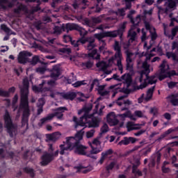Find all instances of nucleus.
I'll return each instance as SVG.
<instances>
[{
    "mask_svg": "<svg viewBox=\"0 0 178 178\" xmlns=\"http://www.w3.org/2000/svg\"><path fill=\"white\" fill-rule=\"evenodd\" d=\"M156 51H161V49L153 48L150 53L148 52L143 53V56H145V61L143 63V67L145 69V73H149V65H148V60H151V58L155 56V54H152V52H156Z\"/></svg>",
    "mask_w": 178,
    "mask_h": 178,
    "instance_id": "obj_12",
    "label": "nucleus"
},
{
    "mask_svg": "<svg viewBox=\"0 0 178 178\" xmlns=\"http://www.w3.org/2000/svg\"><path fill=\"white\" fill-rule=\"evenodd\" d=\"M145 26L147 30H149L152 40H156V38L158 35H156V32H155V28H154L152 26L149 24V22H145Z\"/></svg>",
    "mask_w": 178,
    "mask_h": 178,
    "instance_id": "obj_22",
    "label": "nucleus"
},
{
    "mask_svg": "<svg viewBox=\"0 0 178 178\" xmlns=\"http://www.w3.org/2000/svg\"><path fill=\"white\" fill-rule=\"evenodd\" d=\"M90 144H92V145H95L96 147H98L99 145H101L102 143V137L100 136H97V138H94L92 140V142H90Z\"/></svg>",
    "mask_w": 178,
    "mask_h": 178,
    "instance_id": "obj_36",
    "label": "nucleus"
},
{
    "mask_svg": "<svg viewBox=\"0 0 178 178\" xmlns=\"http://www.w3.org/2000/svg\"><path fill=\"white\" fill-rule=\"evenodd\" d=\"M131 22L134 26H137L141 22V17L138 15L135 19H131Z\"/></svg>",
    "mask_w": 178,
    "mask_h": 178,
    "instance_id": "obj_49",
    "label": "nucleus"
},
{
    "mask_svg": "<svg viewBox=\"0 0 178 178\" xmlns=\"http://www.w3.org/2000/svg\"><path fill=\"white\" fill-rule=\"evenodd\" d=\"M30 56H31V53L26 51H21L18 55L19 63H27V62H30L29 59Z\"/></svg>",
    "mask_w": 178,
    "mask_h": 178,
    "instance_id": "obj_15",
    "label": "nucleus"
},
{
    "mask_svg": "<svg viewBox=\"0 0 178 178\" xmlns=\"http://www.w3.org/2000/svg\"><path fill=\"white\" fill-rule=\"evenodd\" d=\"M1 91L2 92L7 93V95H0L1 97H9V95H10V94H13V92H15V91H16V88L13 86L8 89V91H5V90H3L2 89H1Z\"/></svg>",
    "mask_w": 178,
    "mask_h": 178,
    "instance_id": "obj_39",
    "label": "nucleus"
},
{
    "mask_svg": "<svg viewBox=\"0 0 178 178\" xmlns=\"http://www.w3.org/2000/svg\"><path fill=\"white\" fill-rule=\"evenodd\" d=\"M106 121L110 126H116L119 123V120L116 118L115 112H111L107 115Z\"/></svg>",
    "mask_w": 178,
    "mask_h": 178,
    "instance_id": "obj_16",
    "label": "nucleus"
},
{
    "mask_svg": "<svg viewBox=\"0 0 178 178\" xmlns=\"http://www.w3.org/2000/svg\"><path fill=\"white\" fill-rule=\"evenodd\" d=\"M113 49L115 51V54L113 57H111L108 62L109 63H115V60L117 61V66L120 72L123 73V65H122V60L123 59V54H122V46L118 41H115L113 45Z\"/></svg>",
    "mask_w": 178,
    "mask_h": 178,
    "instance_id": "obj_5",
    "label": "nucleus"
},
{
    "mask_svg": "<svg viewBox=\"0 0 178 178\" xmlns=\"http://www.w3.org/2000/svg\"><path fill=\"white\" fill-rule=\"evenodd\" d=\"M62 134L60 132H55L51 134H47L46 138L48 141H56L58 138H60Z\"/></svg>",
    "mask_w": 178,
    "mask_h": 178,
    "instance_id": "obj_27",
    "label": "nucleus"
},
{
    "mask_svg": "<svg viewBox=\"0 0 178 178\" xmlns=\"http://www.w3.org/2000/svg\"><path fill=\"white\" fill-rule=\"evenodd\" d=\"M90 147L92 148V149L90 150V153H88L87 156H89V158H93L95 159V156H92V155H96L97 154H99V152H101L102 151V147H94V145H92V144H91L90 142L88 143Z\"/></svg>",
    "mask_w": 178,
    "mask_h": 178,
    "instance_id": "obj_19",
    "label": "nucleus"
},
{
    "mask_svg": "<svg viewBox=\"0 0 178 178\" xmlns=\"http://www.w3.org/2000/svg\"><path fill=\"white\" fill-rule=\"evenodd\" d=\"M77 96L76 92H54L50 95L51 98H60L63 99H70V101H73V99Z\"/></svg>",
    "mask_w": 178,
    "mask_h": 178,
    "instance_id": "obj_11",
    "label": "nucleus"
},
{
    "mask_svg": "<svg viewBox=\"0 0 178 178\" xmlns=\"http://www.w3.org/2000/svg\"><path fill=\"white\" fill-rule=\"evenodd\" d=\"M88 56L90 58H92V59L98 60L101 58V56L97 53V49H93L91 53L88 54Z\"/></svg>",
    "mask_w": 178,
    "mask_h": 178,
    "instance_id": "obj_40",
    "label": "nucleus"
},
{
    "mask_svg": "<svg viewBox=\"0 0 178 178\" xmlns=\"http://www.w3.org/2000/svg\"><path fill=\"white\" fill-rule=\"evenodd\" d=\"M178 3V0H172V1H170L168 3V6L165 8V10L161 8V7H159V15H161V13H163V12H165V13H168V10H169V9H174L176 8V5H177Z\"/></svg>",
    "mask_w": 178,
    "mask_h": 178,
    "instance_id": "obj_17",
    "label": "nucleus"
},
{
    "mask_svg": "<svg viewBox=\"0 0 178 178\" xmlns=\"http://www.w3.org/2000/svg\"><path fill=\"white\" fill-rule=\"evenodd\" d=\"M90 38H82L80 40H75V42H72V45L74 47L75 51H79V45L80 44H86L87 42H89Z\"/></svg>",
    "mask_w": 178,
    "mask_h": 178,
    "instance_id": "obj_18",
    "label": "nucleus"
},
{
    "mask_svg": "<svg viewBox=\"0 0 178 178\" xmlns=\"http://www.w3.org/2000/svg\"><path fill=\"white\" fill-rule=\"evenodd\" d=\"M75 169H76L77 173H87L92 170V167L90 165H79L78 167H75Z\"/></svg>",
    "mask_w": 178,
    "mask_h": 178,
    "instance_id": "obj_23",
    "label": "nucleus"
},
{
    "mask_svg": "<svg viewBox=\"0 0 178 178\" xmlns=\"http://www.w3.org/2000/svg\"><path fill=\"white\" fill-rule=\"evenodd\" d=\"M19 99V96L17 95H15L13 99V108H14V111H16L17 107L15 108V105H16V103L17 102V100Z\"/></svg>",
    "mask_w": 178,
    "mask_h": 178,
    "instance_id": "obj_59",
    "label": "nucleus"
},
{
    "mask_svg": "<svg viewBox=\"0 0 178 178\" xmlns=\"http://www.w3.org/2000/svg\"><path fill=\"white\" fill-rule=\"evenodd\" d=\"M65 111H67V108L66 107H60L58 109L56 110L55 113H51L48 115L46 118H44L40 120V122L38 123L39 126H42L44 123H47V122H49L50 120H52L55 116L58 119H62L63 116V112Z\"/></svg>",
    "mask_w": 178,
    "mask_h": 178,
    "instance_id": "obj_7",
    "label": "nucleus"
},
{
    "mask_svg": "<svg viewBox=\"0 0 178 178\" xmlns=\"http://www.w3.org/2000/svg\"><path fill=\"white\" fill-rule=\"evenodd\" d=\"M86 48L88 51H92V49H94V48H95V39H94V38H90V40H89V42H88Z\"/></svg>",
    "mask_w": 178,
    "mask_h": 178,
    "instance_id": "obj_35",
    "label": "nucleus"
},
{
    "mask_svg": "<svg viewBox=\"0 0 178 178\" xmlns=\"http://www.w3.org/2000/svg\"><path fill=\"white\" fill-rule=\"evenodd\" d=\"M156 161L157 163H159L161 162V154L156 153L155 154H153L150 158V163L149 164V166L154 167L155 166V161Z\"/></svg>",
    "mask_w": 178,
    "mask_h": 178,
    "instance_id": "obj_25",
    "label": "nucleus"
},
{
    "mask_svg": "<svg viewBox=\"0 0 178 178\" xmlns=\"http://www.w3.org/2000/svg\"><path fill=\"white\" fill-rule=\"evenodd\" d=\"M21 88V102L17 111V118H20V113L23 111L22 125L27 124V119L30 116V108H29V79L24 78L23 80V88Z\"/></svg>",
    "mask_w": 178,
    "mask_h": 178,
    "instance_id": "obj_4",
    "label": "nucleus"
},
{
    "mask_svg": "<svg viewBox=\"0 0 178 178\" xmlns=\"http://www.w3.org/2000/svg\"><path fill=\"white\" fill-rule=\"evenodd\" d=\"M124 98H126V95H122L118 97L116 102V104L118 105V106H122L123 104L124 105H131L130 100H124Z\"/></svg>",
    "mask_w": 178,
    "mask_h": 178,
    "instance_id": "obj_31",
    "label": "nucleus"
},
{
    "mask_svg": "<svg viewBox=\"0 0 178 178\" xmlns=\"http://www.w3.org/2000/svg\"><path fill=\"white\" fill-rule=\"evenodd\" d=\"M63 40L65 41V42H70L72 44V42H76V40H73L72 39V36L71 35H65L63 36Z\"/></svg>",
    "mask_w": 178,
    "mask_h": 178,
    "instance_id": "obj_52",
    "label": "nucleus"
},
{
    "mask_svg": "<svg viewBox=\"0 0 178 178\" xmlns=\"http://www.w3.org/2000/svg\"><path fill=\"white\" fill-rule=\"evenodd\" d=\"M126 55V69L129 73H134V59L136 58V54L129 49L125 51Z\"/></svg>",
    "mask_w": 178,
    "mask_h": 178,
    "instance_id": "obj_9",
    "label": "nucleus"
},
{
    "mask_svg": "<svg viewBox=\"0 0 178 178\" xmlns=\"http://www.w3.org/2000/svg\"><path fill=\"white\" fill-rule=\"evenodd\" d=\"M24 170L26 173H29V175H31V177H34V170H33L31 168H26L24 169Z\"/></svg>",
    "mask_w": 178,
    "mask_h": 178,
    "instance_id": "obj_57",
    "label": "nucleus"
},
{
    "mask_svg": "<svg viewBox=\"0 0 178 178\" xmlns=\"http://www.w3.org/2000/svg\"><path fill=\"white\" fill-rule=\"evenodd\" d=\"M83 130V129L78 131L75 137L67 138L66 143L60 145V155L68 154L69 151H72V149H74V152L78 155H86V156L88 155L87 147L80 144V141L83 140V136L84 135V131Z\"/></svg>",
    "mask_w": 178,
    "mask_h": 178,
    "instance_id": "obj_2",
    "label": "nucleus"
},
{
    "mask_svg": "<svg viewBox=\"0 0 178 178\" xmlns=\"http://www.w3.org/2000/svg\"><path fill=\"white\" fill-rule=\"evenodd\" d=\"M59 76H60V70H59L58 68L54 69L51 74V79H54V80H57Z\"/></svg>",
    "mask_w": 178,
    "mask_h": 178,
    "instance_id": "obj_37",
    "label": "nucleus"
},
{
    "mask_svg": "<svg viewBox=\"0 0 178 178\" xmlns=\"http://www.w3.org/2000/svg\"><path fill=\"white\" fill-rule=\"evenodd\" d=\"M3 120L8 133L10 137H13V136H15V134L17 133V128L16 126L12 123V118H10V114H9V112L6 111L3 115Z\"/></svg>",
    "mask_w": 178,
    "mask_h": 178,
    "instance_id": "obj_8",
    "label": "nucleus"
},
{
    "mask_svg": "<svg viewBox=\"0 0 178 178\" xmlns=\"http://www.w3.org/2000/svg\"><path fill=\"white\" fill-rule=\"evenodd\" d=\"M92 109V104H89L86 105L82 109L78 111V115L83 113V116L81 117L79 121L77 120L76 117L73 118V121L75 123V129L77 127H84L86 124H89V127H99L101 120L99 118H93L94 114L88 115L90 111Z\"/></svg>",
    "mask_w": 178,
    "mask_h": 178,
    "instance_id": "obj_3",
    "label": "nucleus"
},
{
    "mask_svg": "<svg viewBox=\"0 0 178 178\" xmlns=\"http://www.w3.org/2000/svg\"><path fill=\"white\" fill-rule=\"evenodd\" d=\"M126 9H127V6H126V8H121L118 9V12L116 13L117 16H124L126 15Z\"/></svg>",
    "mask_w": 178,
    "mask_h": 178,
    "instance_id": "obj_51",
    "label": "nucleus"
},
{
    "mask_svg": "<svg viewBox=\"0 0 178 178\" xmlns=\"http://www.w3.org/2000/svg\"><path fill=\"white\" fill-rule=\"evenodd\" d=\"M1 30H3V31H5V33H7L8 34H12V33H10V29H9V28H8V26H6V25L1 24Z\"/></svg>",
    "mask_w": 178,
    "mask_h": 178,
    "instance_id": "obj_61",
    "label": "nucleus"
},
{
    "mask_svg": "<svg viewBox=\"0 0 178 178\" xmlns=\"http://www.w3.org/2000/svg\"><path fill=\"white\" fill-rule=\"evenodd\" d=\"M144 113H145V111H136L134 115H133L130 111H128L123 114L118 115V116L122 120H124L126 118H129L131 120H137V118H145Z\"/></svg>",
    "mask_w": 178,
    "mask_h": 178,
    "instance_id": "obj_10",
    "label": "nucleus"
},
{
    "mask_svg": "<svg viewBox=\"0 0 178 178\" xmlns=\"http://www.w3.org/2000/svg\"><path fill=\"white\" fill-rule=\"evenodd\" d=\"M14 13L17 17H20L22 15L27 13V8L24 5L21 4L18 8L14 10Z\"/></svg>",
    "mask_w": 178,
    "mask_h": 178,
    "instance_id": "obj_21",
    "label": "nucleus"
},
{
    "mask_svg": "<svg viewBox=\"0 0 178 178\" xmlns=\"http://www.w3.org/2000/svg\"><path fill=\"white\" fill-rule=\"evenodd\" d=\"M97 67L99 70H102L106 74H111L112 73V70H108V64L104 61H101L97 63Z\"/></svg>",
    "mask_w": 178,
    "mask_h": 178,
    "instance_id": "obj_20",
    "label": "nucleus"
},
{
    "mask_svg": "<svg viewBox=\"0 0 178 178\" xmlns=\"http://www.w3.org/2000/svg\"><path fill=\"white\" fill-rule=\"evenodd\" d=\"M136 165H133V170L132 172L133 173H134V175H136V176H143V173L141 172V171L137 170Z\"/></svg>",
    "mask_w": 178,
    "mask_h": 178,
    "instance_id": "obj_53",
    "label": "nucleus"
},
{
    "mask_svg": "<svg viewBox=\"0 0 178 178\" xmlns=\"http://www.w3.org/2000/svg\"><path fill=\"white\" fill-rule=\"evenodd\" d=\"M45 70H47L45 67H40L36 69L37 73H40V74L45 73Z\"/></svg>",
    "mask_w": 178,
    "mask_h": 178,
    "instance_id": "obj_62",
    "label": "nucleus"
},
{
    "mask_svg": "<svg viewBox=\"0 0 178 178\" xmlns=\"http://www.w3.org/2000/svg\"><path fill=\"white\" fill-rule=\"evenodd\" d=\"M113 152V151H112L111 149H109L108 150L106 151V152H103L102 153V156H104V158H108V156H109V155H111V154Z\"/></svg>",
    "mask_w": 178,
    "mask_h": 178,
    "instance_id": "obj_55",
    "label": "nucleus"
},
{
    "mask_svg": "<svg viewBox=\"0 0 178 178\" xmlns=\"http://www.w3.org/2000/svg\"><path fill=\"white\" fill-rule=\"evenodd\" d=\"M127 25V22H124L119 25L118 32L120 33V35H122L123 33H124V30L126 29V26Z\"/></svg>",
    "mask_w": 178,
    "mask_h": 178,
    "instance_id": "obj_41",
    "label": "nucleus"
},
{
    "mask_svg": "<svg viewBox=\"0 0 178 178\" xmlns=\"http://www.w3.org/2000/svg\"><path fill=\"white\" fill-rule=\"evenodd\" d=\"M58 155H59V150H56L54 152L52 145H49V152H45L42 156V161L40 162L41 166H47V165L52 162Z\"/></svg>",
    "mask_w": 178,
    "mask_h": 178,
    "instance_id": "obj_6",
    "label": "nucleus"
},
{
    "mask_svg": "<svg viewBox=\"0 0 178 178\" xmlns=\"http://www.w3.org/2000/svg\"><path fill=\"white\" fill-rule=\"evenodd\" d=\"M129 144H130V140L127 137L124 138V140L118 143V145H129Z\"/></svg>",
    "mask_w": 178,
    "mask_h": 178,
    "instance_id": "obj_46",
    "label": "nucleus"
},
{
    "mask_svg": "<svg viewBox=\"0 0 178 178\" xmlns=\"http://www.w3.org/2000/svg\"><path fill=\"white\" fill-rule=\"evenodd\" d=\"M13 7V3L8 1V0H0V10L1 9H8Z\"/></svg>",
    "mask_w": 178,
    "mask_h": 178,
    "instance_id": "obj_29",
    "label": "nucleus"
},
{
    "mask_svg": "<svg viewBox=\"0 0 178 178\" xmlns=\"http://www.w3.org/2000/svg\"><path fill=\"white\" fill-rule=\"evenodd\" d=\"M99 86V81L97 79H95L90 84V91H92L94 87H98Z\"/></svg>",
    "mask_w": 178,
    "mask_h": 178,
    "instance_id": "obj_50",
    "label": "nucleus"
},
{
    "mask_svg": "<svg viewBox=\"0 0 178 178\" xmlns=\"http://www.w3.org/2000/svg\"><path fill=\"white\" fill-rule=\"evenodd\" d=\"M79 29V25L76 24H63V30L67 33L72 31V30H77Z\"/></svg>",
    "mask_w": 178,
    "mask_h": 178,
    "instance_id": "obj_30",
    "label": "nucleus"
},
{
    "mask_svg": "<svg viewBox=\"0 0 178 178\" xmlns=\"http://www.w3.org/2000/svg\"><path fill=\"white\" fill-rule=\"evenodd\" d=\"M105 87H106V86L105 85H101L97 86V90L98 91V93L99 94V95H102V97L108 95V94H109V91L106 90L105 89Z\"/></svg>",
    "mask_w": 178,
    "mask_h": 178,
    "instance_id": "obj_33",
    "label": "nucleus"
},
{
    "mask_svg": "<svg viewBox=\"0 0 178 178\" xmlns=\"http://www.w3.org/2000/svg\"><path fill=\"white\" fill-rule=\"evenodd\" d=\"M44 104H45V99L44 98L39 99L38 102V106H44Z\"/></svg>",
    "mask_w": 178,
    "mask_h": 178,
    "instance_id": "obj_64",
    "label": "nucleus"
},
{
    "mask_svg": "<svg viewBox=\"0 0 178 178\" xmlns=\"http://www.w3.org/2000/svg\"><path fill=\"white\" fill-rule=\"evenodd\" d=\"M95 37L99 41V42H102V41H104L102 40V38H105V37H107L106 32H104L102 33H96L95 34Z\"/></svg>",
    "mask_w": 178,
    "mask_h": 178,
    "instance_id": "obj_43",
    "label": "nucleus"
},
{
    "mask_svg": "<svg viewBox=\"0 0 178 178\" xmlns=\"http://www.w3.org/2000/svg\"><path fill=\"white\" fill-rule=\"evenodd\" d=\"M54 30V34H60V33L65 31V29H63V24L61 26H55Z\"/></svg>",
    "mask_w": 178,
    "mask_h": 178,
    "instance_id": "obj_45",
    "label": "nucleus"
},
{
    "mask_svg": "<svg viewBox=\"0 0 178 178\" xmlns=\"http://www.w3.org/2000/svg\"><path fill=\"white\" fill-rule=\"evenodd\" d=\"M173 131H178V127L175 129L170 128L168 130L165 131L162 135H161L160 137L157 138V141H161V140H163L165 137L169 136V134H172Z\"/></svg>",
    "mask_w": 178,
    "mask_h": 178,
    "instance_id": "obj_32",
    "label": "nucleus"
},
{
    "mask_svg": "<svg viewBox=\"0 0 178 178\" xmlns=\"http://www.w3.org/2000/svg\"><path fill=\"white\" fill-rule=\"evenodd\" d=\"M119 81H122L123 84L126 85V87H129L131 83V76L129 74H125L120 78Z\"/></svg>",
    "mask_w": 178,
    "mask_h": 178,
    "instance_id": "obj_24",
    "label": "nucleus"
},
{
    "mask_svg": "<svg viewBox=\"0 0 178 178\" xmlns=\"http://www.w3.org/2000/svg\"><path fill=\"white\" fill-rule=\"evenodd\" d=\"M177 94H178V92L175 93L174 95H171L168 97V99H170L171 104H172V105H174L175 106H177V105H178V99H176L178 97V96H177Z\"/></svg>",
    "mask_w": 178,
    "mask_h": 178,
    "instance_id": "obj_34",
    "label": "nucleus"
},
{
    "mask_svg": "<svg viewBox=\"0 0 178 178\" xmlns=\"http://www.w3.org/2000/svg\"><path fill=\"white\" fill-rule=\"evenodd\" d=\"M76 30H78V31H79L81 37H85V35H87V31H86V29L78 26V29H76Z\"/></svg>",
    "mask_w": 178,
    "mask_h": 178,
    "instance_id": "obj_54",
    "label": "nucleus"
},
{
    "mask_svg": "<svg viewBox=\"0 0 178 178\" xmlns=\"http://www.w3.org/2000/svg\"><path fill=\"white\" fill-rule=\"evenodd\" d=\"M176 75V71L171 70L169 67V63L165 60H163L162 63L159 65V72L156 74L150 77L148 75L145 74L144 72L140 73L139 76H137L136 79V83H141V84L138 86V90H143L148 86V84H155L156 81L160 80H165L168 77H172V76Z\"/></svg>",
    "mask_w": 178,
    "mask_h": 178,
    "instance_id": "obj_1",
    "label": "nucleus"
},
{
    "mask_svg": "<svg viewBox=\"0 0 178 178\" xmlns=\"http://www.w3.org/2000/svg\"><path fill=\"white\" fill-rule=\"evenodd\" d=\"M76 80H77L76 76H74V73H72L67 79V83L68 84H72V83H74Z\"/></svg>",
    "mask_w": 178,
    "mask_h": 178,
    "instance_id": "obj_48",
    "label": "nucleus"
},
{
    "mask_svg": "<svg viewBox=\"0 0 178 178\" xmlns=\"http://www.w3.org/2000/svg\"><path fill=\"white\" fill-rule=\"evenodd\" d=\"M106 37H118V35H120V33L118 30L117 31H106Z\"/></svg>",
    "mask_w": 178,
    "mask_h": 178,
    "instance_id": "obj_38",
    "label": "nucleus"
},
{
    "mask_svg": "<svg viewBox=\"0 0 178 178\" xmlns=\"http://www.w3.org/2000/svg\"><path fill=\"white\" fill-rule=\"evenodd\" d=\"M127 129H131V130H138V129H141V125L138 124V127H134L133 122H129L127 124Z\"/></svg>",
    "mask_w": 178,
    "mask_h": 178,
    "instance_id": "obj_44",
    "label": "nucleus"
},
{
    "mask_svg": "<svg viewBox=\"0 0 178 178\" xmlns=\"http://www.w3.org/2000/svg\"><path fill=\"white\" fill-rule=\"evenodd\" d=\"M101 98H98L97 99L96 102H95V104H96L95 106V111L93 113V115H95V113H97L99 116H102V115H104V113L102 112L103 109H105V106H101L99 111H98V108H99L100 104L99 103V102L100 101Z\"/></svg>",
    "mask_w": 178,
    "mask_h": 178,
    "instance_id": "obj_26",
    "label": "nucleus"
},
{
    "mask_svg": "<svg viewBox=\"0 0 178 178\" xmlns=\"http://www.w3.org/2000/svg\"><path fill=\"white\" fill-rule=\"evenodd\" d=\"M86 83H84V81H78L75 82L74 83H72L73 87L77 88L80 87L81 86H84Z\"/></svg>",
    "mask_w": 178,
    "mask_h": 178,
    "instance_id": "obj_60",
    "label": "nucleus"
},
{
    "mask_svg": "<svg viewBox=\"0 0 178 178\" xmlns=\"http://www.w3.org/2000/svg\"><path fill=\"white\" fill-rule=\"evenodd\" d=\"M172 51H174V49H177V53L176 54L172 52H167L166 56L168 59H170V58H172V60L178 62V41L172 42Z\"/></svg>",
    "mask_w": 178,
    "mask_h": 178,
    "instance_id": "obj_14",
    "label": "nucleus"
},
{
    "mask_svg": "<svg viewBox=\"0 0 178 178\" xmlns=\"http://www.w3.org/2000/svg\"><path fill=\"white\" fill-rule=\"evenodd\" d=\"M154 90H155V86L149 88L146 94V96L144 94L138 99V104H141L143 102H148V101H151L152 99V95L154 94Z\"/></svg>",
    "mask_w": 178,
    "mask_h": 178,
    "instance_id": "obj_13",
    "label": "nucleus"
},
{
    "mask_svg": "<svg viewBox=\"0 0 178 178\" xmlns=\"http://www.w3.org/2000/svg\"><path fill=\"white\" fill-rule=\"evenodd\" d=\"M108 131L109 127L107 124L104 123L100 129V136H102V134H106V133H108Z\"/></svg>",
    "mask_w": 178,
    "mask_h": 178,
    "instance_id": "obj_42",
    "label": "nucleus"
},
{
    "mask_svg": "<svg viewBox=\"0 0 178 178\" xmlns=\"http://www.w3.org/2000/svg\"><path fill=\"white\" fill-rule=\"evenodd\" d=\"M129 44H131L133 41L137 40V33L135 32L133 27L128 32Z\"/></svg>",
    "mask_w": 178,
    "mask_h": 178,
    "instance_id": "obj_28",
    "label": "nucleus"
},
{
    "mask_svg": "<svg viewBox=\"0 0 178 178\" xmlns=\"http://www.w3.org/2000/svg\"><path fill=\"white\" fill-rule=\"evenodd\" d=\"M150 113L154 115V116H156L158 115V108L156 107H153L150 108Z\"/></svg>",
    "mask_w": 178,
    "mask_h": 178,
    "instance_id": "obj_63",
    "label": "nucleus"
},
{
    "mask_svg": "<svg viewBox=\"0 0 178 178\" xmlns=\"http://www.w3.org/2000/svg\"><path fill=\"white\" fill-rule=\"evenodd\" d=\"M40 60V57L38 56H35L33 57L32 60L31 61V65H37L38 63V61Z\"/></svg>",
    "mask_w": 178,
    "mask_h": 178,
    "instance_id": "obj_58",
    "label": "nucleus"
},
{
    "mask_svg": "<svg viewBox=\"0 0 178 178\" xmlns=\"http://www.w3.org/2000/svg\"><path fill=\"white\" fill-rule=\"evenodd\" d=\"M94 134H95V130L92 129L86 132V137L87 138H91L94 137Z\"/></svg>",
    "mask_w": 178,
    "mask_h": 178,
    "instance_id": "obj_56",
    "label": "nucleus"
},
{
    "mask_svg": "<svg viewBox=\"0 0 178 178\" xmlns=\"http://www.w3.org/2000/svg\"><path fill=\"white\" fill-rule=\"evenodd\" d=\"M32 90L33 91H35V92H43V91H48V88H38L37 86H33L32 87Z\"/></svg>",
    "mask_w": 178,
    "mask_h": 178,
    "instance_id": "obj_47",
    "label": "nucleus"
}]
</instances>
